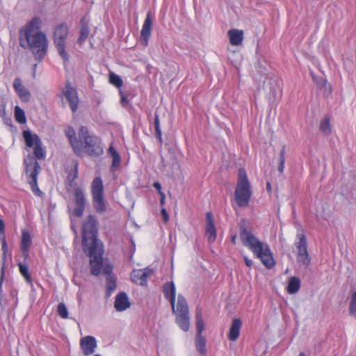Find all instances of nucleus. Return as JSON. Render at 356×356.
<instances>
[{
    "label": "nucleus",
    "instance_id": "1",
    "mask_svg": "<svg viewBox=\"0 0 356 356\" xmlns=\"http://www.w3.org/2000/svg\"><path fill=\"white\" fill-rule=\"evenodd\" d=\"M97 220L89 215L83 225L82 247L90 257V268L93 275H99L102 272L106 275L112 273L113 266L107 259H103L104 246L97 239Z\"/></svg>",
    "mask_w": 356,
    "mask_h": 356
},
{
    "label": "nucleus",
    "instance_id": "2",
    "mask_svg": "<svg viewBox=\"0 0 356 356\" xmlns=\"http://www.w3.org/2000/svg\"><path fill=\"white\" fill-rule=\"evenodd\" d=\"M41 23L40 19L35 17L22 26L19 32L20 46L30 49L35 59L40 61L45 56L48 47L47 36L40 30Z\"/></svg>",
    "mask_w": 356,
    "mask_h": 356
},
{
    "label": "nucleus",
    "instance_id": "3",
    "mask_svg": "<svg viewBox=\"0 0 356 356\" xmlns=\"http://www.w3.org/2000/svg\"><path fill=\"white\" fill-rule=\"evenodd\" d=\"M239 236L243 245L248 248L267 269H272L275 266L276 262L268 245L261 242L250 229L241 225Z\"/></svg>",
    "mask_w": 356,
    "mask_h": 356
},
{
    "label": "nucleus",
    "instance_id": "4",
    "mask_svg": "<svg viewBox=\"0 0 356 356\" xmlns=\"http://www.w3.org/2000/svg\"><path fill=\"white\" fill-rule=\"evenodd\" d=\"M163 292L165 298L170 302L172 312L176 316V323L184 332H188L190 328V316L186 300L183 296L179 295L177 305H175L176 288L172 282L163 284Z\"/></svg>",
    "mask_w": 356,
    "mask_h": 356
},
{
    "label": "nucleus",
    "instance_id": "5",
    "mask_svg": "<svg viewBox=\"0 0 356 356\" xmlns=\"http://www.w3.org/2000/svg\"><path fill=\"white\" fill-rule=\"evenodd\" d=\"M79 152H74L78 156L84 153L90 156L97 157L104 152L102 140L95 135H90L88 129L81 126L78 131Z\"/></svg>",
    "mask_w": 356,
    "mask_h": 356
},
{
    "label": "nucleus",
    "instance_id": "6",
    "mask_svg": "<svg viewBox=\"0 0 356 356\" xmlns=\"http://www.w3.org/2000/svg\"><path fill=\"white\" fill-rule=\"evenodd\" d=\"M252 196L251 184L244 168L238 170L236 186L234 194V201L239 208H246L250 205Z\"/></svg>",
    "mask_w": 356,
    "mask_h": 356
},
{
    "label": "nucleus",
    "instance_id": "7",
    "mask_svg": "<svg viewBox=\"0 0 356 356\" xmlns=\"http://www.w3.org/2000/svg\"><path fill=\"white\" fill-rule=\"evenodd\" d=\"M24 164L26 165L28 182L31 186V191L35 195L41 197L43 193L38 186V176L41 170L38 162L33 156H28L24 160Z\"/></svg>",
    "mask_w": 356,
    "mask_h": 356
},
{
    "label": "nucleus",
    "instance_id": "8",
    "mask_svg": "<svg viewBox=\"0 0 356 356\" xmlns=\"http://www.w3.org/2000/svg\"><path fill=\"white\" fill-rule=\"evenodd\" d=\"M93 207L97 213H103L106 210L104 197V184L100 177H95L91 184Z\"/></svg>",
    "mask_w": 356,
    "mask_h": 356
},
{
    "label": "nucleus",
    "instance_id": "9",
    "mask_svg": "<svg viewBox=\"0 0 356 356\" xmlns=\"http://www.w3.org/2000/svg\"><path fill=\"white\" fill-rule=\"evenodd\" d=\"M68 34L67 26L62 24L56 26L54 31V43L59 55L65 62L69 60L68 54L65 51V40Z\"/></svg>",
    "mask_w": 356,
    "mask_h": 356
},
{
    "label": "nucleus",
    "instance_id": "10",
    "mask_svg": "<svg viewBox=\"0 0 356 356\" xmlns=\"http://www.w3.org/2000/svg\"><path fill=\"white\" fill-rule=\"evenodd\" d=\"M23 137L26 145L28 147H33L34 156L38 160H43L45 158V152L42 147V142L37 134H33L31 131L26 130L23 131Z\"/></svg>",
    "mask_w": 356,
    "mask_h": 356
},
{
    "label": "nucleus",
    "instance_id": "11",
    "mask_svg": "<svg viewBox=\"0 0 356 356\" xmlns=\"http://www.w3.org/2000/svg\"><path fill=\"white\" fill-rule=\"evenodd\" d=\"M73 200L75 204L74 214L76 217L83 216L86 207V197L83 190L81 188H76L73 193Z\"/></svg>",
    "mask_w": 356,
    "mask_h": 356
},
{
    "label": "nucleus",
    "instance_id": "12",
    "mask_svg": "<svg viewBox=\"0 0 356 356\" xmlns=\"http://www.w3.org/2000/svg\"><path fill=\"white\" fill-rule=\"evenodd\" d=\"M154 274V270L149 268L134 269L131 273V281L140 286H147V280Z\"/></svg>",
    "mask_w": 356,
    "mask_h": 356
},
{
    "label": "nucleus",
    "instance_id": "13",
    "mask_svg": "<svg viewBox=\"0 0 356 356\" xmlns=\"http://www.w3.org/2000/svg\"><path fill=\"white\" fill-rule=\"evenodd\" d=\"M152 13L148 12L144 20L140 37V42L145 47H147L149 44V40L152 35Z\"/></svg>",
    "mask_w": 356,
    "mask_h": 356
},
{
    "label": "nucleus",
    "instance_id": "14",
    "mask_svg": "<svg viewBox=\"0 0 356 356\" xmlns=\"http://www.w3.org/2000/svg\"><path fill=\"white\" fill-rule=\"evenodd\" d=\"M63 93L68 101L72 112L75 113L79 106V97L76 88L67 82L63 90Z\"/></svg>",
    "mask_w": 356,
    "mask_h": 356
},
{
    "label": "nucleus",
    "instance_id": "15",
    "mask_svg": "<svg viewBox=\"0 0 356 356\" xmlns=\"http://www.w3.org/2000/svg\"><path fill=\"white\" fill-rule=\"evenodd\" d=\"M299 241L296 245L298 250V261L308 266L310 264V259L307 249L306 237L304 234L298 235Z\"/></svg>",
    "mask_w": 356,
    "mask_h": 356
},
{
    "label": "nucleus",
    "instance_id": "16",
    "mask_svg": "<svg viewBox=\"0 0 356 356\" xmlns=\"http://www.w3.org/2000/svg\"><path fill=\"white\" fill-rule=\"evenodd\" d=\"M205 236L209 243H213L217 237L216 228L214 223L213 216L211 212L206 213V231Z\"/></svg>",
    "mask_w": 356,
    "mask_h": 356
},
{
    "label": "nucleus",
    "instance_id": "17",
    "mask_svg": "<svg viewBox=\"0 0 356 356\" xmlns=\"http://www.w3.org/2000/svg\"><path fill=\"white\" fill-rule=\"evenodd\" d=\"M80 346L85 355H90L95 351L97 341L94 337L86 336L81 339Z\"/></svg>",
    "mask_w": 356,
    "mask_h": 356
},
{
    "label": "nucleus",
    "instance_id": "18",
    "mask_svg": "<svg viewBox=\"0 0 356 356\" xmlns=\"http://www.w3.org/2000/svg\"><path fill=\"white\" fill-rule=\"evenodd\" d=\"M32 243L31 234L24 230L22 233V239L20 243L21 250L22 251L24 258L26 259L29 257V249Z\"/></svg>",
    "mask_w": 356,
    "mask_h": 356
},
{
    "label": "nucleus",
    "instance_id": "19",
    "mask_svg": "<svg viewBox=\"0 0 356 356\" xmlns=\"http://www.w3.org/2000/svg\"><path fill=\"white\" fill-rule=\"evenodd\" d=\"M13 88L22 101H29L31 94L28 90L23 86L19 79L17 78L15 79L13 83Z\"/></svg>",
    "mask_w": 356,
    "mask_h": 356
},
{
    "label": "nucleus",
    "instance_id": "20",
    "mask_svg": "<svg viewBox=\"0 0 356 356\" xmlns=\"http://www.w3.org/2000/svg\"><path fill=\"white\" fill-rule=\"evenodd\" d=\"M241 325L242 323L239 318H234L232 321L228 334V339L230 341H235L238 339L240 335Z\"/></svg>",
    "mask_w": 356,
    "mask_h": 356
},
{
    "label": "nucleus",
    "instance_id": "21",
    "mask_svg": "<svg viewBox=\"0 0 356 356\" xmlns=\"http://www.w3.org/2000/svg\"><path fill=\"white\" fill-rule=\"evenodd\" d=\"M229 42L232 45L238 46L243 40V31L238 29H230L228 31Z\"/></svg>",
    "mask_w": 356,
    "mask_h": 356
},
{
    "label": "nucleus",
    "instance_id": "22",
    "mask_svg": "<svg viewBox=\"0 0 356 356\" xmlns=\"http://www.w3.org/2000/svg\"><path fill=\"white\" fill-rule=\"evenodd\" d=\"M65 134L73 149L74 152H79V146L78 145L79 138H76L74 129L72 127H68Z\"/></svg>",
    "mask_w": 356,
    "mask_h": 356
},
{
    "label": "nucleus",
    "instance_id": "23",
    "mask_svg": "<svg viewBox=\"0 0 356 356\" xmlns=\"http://www.w3.org/2000/svg\"><path fill=\"white\" fill-rule=\"evenodd\" d=\"M130 303L124 293H119L115 300V307L118 311H123L129 307Z\"/></svg>",
    "mask_w": 356,
    "mask_h": 356
},
{
    "label": "nucleus",
    "instance_id": "24",
    "mask_svg": "<svg viewBox=\"0 0 356 356\" xmlns=\"http://www.w3.org/2000/svg\"><path fill=\"white\" fill-rule=\"evenodd\" d=\"M108 153L112 157V164L110 170L111 172H115L119 168L121 164V156L115 148L112 145L109 147Z\"/></svg>",
    "mask_w": 356,
    "mask_h": 356
},
{
    "label": "nucleus",
    "instance_id": "25",
    "mask_svg": "<svg viewBox=\"0 0 356 356\" xmlns=\"http://www.w3.org/2000/svg\"><path fill=\"white\" fill-rule=\"evenodd\" d=\"M195 345L197 352L203 355L207 354V341L203 335L195 336Z\"/></svg>",
    "mask_w": 356,
    "mask_h": 356
},
{
    "label": "nucleus",
    "instance_id": "26",
    "mask_svg": "<svg viewBox=\"0 0 356 356\" xmlns=\"http://www.w3.org/2000/svg\"><path fill=\"white\" fill-rule=\"evenodd\" d=\"M300 288V280L296 277H292L289 279L288 286L286 288L287 292L289 294H294L297 293Z\"/></svg>",
    "mask_w": 356,
    "mask_h": 356
},
{
    "label": "nucleus",
    "instance_id": "27",
    "mask_svg": "<svg viewBox=\"0 0 356 356\" xmlns=\"http://www.w3.org/2000/svg\"><path fill=\"white\" fill-rule=\"evenodd\" d=\"M18 267H19V273L24 277L26 282L28 284L33 286V280L31 278V275L29 273L28 266L23 264L22 263H19Z\"/></svg>",
    "mask_w": 356,
    "mask_h": 356
},
{
    "label": "nucleus",
    "instance_id": "28",
    "mask_svg": "<svg viewBox=\"0 0 356 356\" xmlns=\"http://www.w3.org/2000/svg\"><path fill=\"white\" fill-rule=\"evenodd\" d=\"M81 27L80 30V35L78 38V42L81 44L83 42L89 35L90 30L88 24L85 23L84 19H82L81 21Z\"/></svg>",
    "mask_w": 356,
    "mask_h": 356
},
{
    "label": "nucleus",
    "instance_id": "29",
    "mask_svg": "<svg viewBox=\"0 0 356 356\" xmlns=\"http://www.w3.org/2000/svg\"><path fill=\"white\" fill-rule=\"evenodd\" d=\"M320 130L326 136L331 134L332 127L330 118L325 117L321 121Z\"/></svg>",
    "mask_w": 356,
    "mask_h": 356
},
{
    "label": "nucleus",
    "instance_id": "30",
    "mask_svg": "<svg viewBox=\"0 0 356 356\" xmlns=\"http://www.w3.org/2000/svg\"><path fill=\"white\" fill-rule=\"evenodd\" d=\"M196 328H197V334L196 336L202 335V332L204 330V323L203 318L202 317V313L200 311L197 312L196 313Z\"/></svg>",
    "mask_w": 356,
    "mask_h": 356
},
{
    "label": "nucleus",
    "instance_id": "31",
    "mask_svg": "<svg viewBox=\"0 0 356 356\" xmlns=\"http://www.w3.org/2000/svg\"><path fill=\"white\" fill-rule=\"evenodd\" d=\"M15 119L19 124H25L26 122L25 113L19 106L15 107Z\"/></svg>",
    "mask_w": 356,
    "mask_h": 356
},
{
    "label": "nucleus",
    "instance_id": "32",
    "mask_svg": "<svg viewBox=\"0 0 356 356\" xmlns=\"http://www.w3.org/2000/svg\"><path fill=\"white\" fill-rule=\"evenodd\" d=\"M109 82L118 88H120L123 85L122 78L113 72L109 74Z\"/></svg>",
    "mask_w": 356,
    "mask_h": 356
},
{
    "label": "nucleus",
    "instance_id": "33",
    "mask_svg": "<svg viewBox=\"0 0 356 356\" xmlns=\"http://www.w3.org/2000/svg\"><path fill=\"white\" fill-rule=\"evenodd\" d=\"M1 242V250L3 251V262H2V269H4L6 260V254L8 252V245L6 239L5 235L1 236L0 238Z\"/></svg>",
    "mask_w": 356,
    "mask_h": 356
},
{
    "label": "nucleus",
    "instance_id": "34",
    "mask_svg": "<svg viewBox=\"0 0 356 356\" xmlns=\"http://www.w3.org/2000/svg\"><path fill=\"white\" fill-rule=\"evenodd\" d=\"M349 314L356 318V291L353 293L349 305Z\"/></svg>",
    "mask_w": 356,
    "mask_h": 356
},
{
    "label": "nucleus",
    "instance_id": "35",
    "mask_svg": "<svg viewBox=\"0 0 356 356\" xmlns=\"http://www.w3.org/2000/svg\"><path fill=\"white\" fill-rule=\"evenodd\" d=\"M106 288L108 293H112L116 289L115 279L111 274L106 277Z\"/></svg>",
    "mask_w": 356,
    "mask_h": 356
},
{
    "label": "nucleus",
    "instance_id": "36",
    "mask_svg": "<svg viewBox=\"0 0 356 356\" xmlns=\"http://www.w3.org/2000/svg\"><path fill=\"white\" fill-rule=\"evenodd\" d=\"M58 315L62 318H68V312L65 305L63 302H60L58 305L57 309Z\"/></svg>",
    "mask_w": 356,
    "mask_h": 356
},
{
    "label": "nucleus",
    "instance_id": "37",
    "mask_svg": "<svg viewBox=\"0 0 356 356\" xmlns=\"http://www.w3.org/2000/svg\"><path fill=\"white\" fill-rule=\"evenodd\" d=\"M285 147H283L282 149L280 152V163L278 165V171L280 173H282L284 170V163H285Z\"/></svg>",
    "mask_w": 356,
    "mask_h": 356
},
{
    "label": "nucleus",
    "instance_id": "38",
    "mask_svg": "<svg viewBox=\"0 0 356 356\" xmlns=\"http://www.w3.org/2000/svg\"><path fill=\"white\" fill-rule=\"evenodd\" d=\"M321 88H323L324 95L327 96H330L332 92V87L330 83H328L326 80L322 79V85L321 86Z\"/></svg>",
    "mask_w": 356,
    "mask_h": 356
},
{
    "label": "nucleus",
    "instance_id": "39",
    "mask_svg": "<svg viewBox=\"0 0 356 356\" xmlns=\"http://www.w3.org/2000/svg\"><path fill=\"white\" fill-rule=\"evenodd\" d=\"M119 93L120 95L121 104L122 106H126L129 103L127 95L124 94L121 90H120Z\"/></svg>",
    "mask_w": 356,
    "mask_h": 356
},
{
    "label": "nucleus",
    "instance_id": "40",
    "mask_svg": "<svg viewBox=\"0 0 356 356\" xmlns=\"http://www.w3.org/2000/svg\"><path fill=\"white\" fill-rule=\"evenodd\" d=\"M78 177V162L76 161L74 163V170L72 174L68 175V179L72 177V181L75 180Z\"/></svg>",
    "mask_w": 356,
    "mask_h": 356
},
{
    "label": "nucleus",
    "instance_id": "41",
    "mask_svg": "<svg viewBox=\"0 0 356 356\" xmlns=\"http://www.w3.org/2000/svg\"><path fill=\"white\" fill-rule=\"evenodd\" d=\"M161 216L163 217V222L165 223H168V222L169 221V216H168L166 209L164 207H162V209L161 210Z\"/></svg>",
    "mask_w": 356,
    "mask_h": 356
},
{
    "label": "nucleus",
    "instance_id": "42",
    "mask_svg": "<svg viewBox=\"0 0 356 356\" xmlns=\"http://www.w3.org/2000/svg\"><path fill=\"white\" fill-rule=\"evenodd\" d=\"M153 186L157 190L159 194H162V193H164L163 191H162V186H161V184L158 182V181H156L153 184Z\"/></svg>",
    "mask_w": 356,
    "mask_h": 356
},
{
    "label": "nucleus",
    "instance_id": "43",
    "mask_svg": "<svg viewBox=\"0 0 356 356\" xmlns=\"http://www.w3.org/2000/svg\"><path fill=\"white\" fill-rule=\"evenodd\" d=\"M154 128H155V131L161 130L159 119L158 115H156L155 118H154Z\"/></svg>",
    "mask_w": 356,
    "mask_h": 356
},
{
    "label": "nucleus",
    "instance_id": "44",
    "mask_svg": "<svg viewBox=\"0 0 356 356\" xmlns=\"http://www.w3.org/2000/svg\"><path fill=\"white\" fill-rule=\"evenodd\" d=\"M5 223L2 219L0 218V236H3L5 232Z\"/></svg>",
    "mask_w": 356,
    "mask_h": 356
},
{
    "label": "nucleus",
    "instance_id": "45",
    "mask_svg": "<svg viewBox=\"0 0 356 356\" xmlns=\"http://www.w3.org/2000/svg\"><path fill=\"white\" fill-rule=\"evenodd\" d=\"M160 204L162 207H163L165 203V193L160 194Z\"/></svg>",
    "mask_w": 356,
    "mask_h": 356
},
{
    "label": "nucleus",
    "instance_id": "46",
    "mask_svg": "<svg viewBox=\"0 0 356 356\" xmlns=\"http://www.w3.org/2000/svg\"><path fill=\"white\" fill-rule=\"evenodd\" d=\"M3 277H4V269L1 268V277H0V293L2 292L1 286H2L3 281Z\"/></svg>",
    "mask_w": 356,
    "mask_h": 356
},
{
    "label": "nucleus",
    "instance_id": "47",
    "mask_svg": "<svg viewBox=\"0 0 356 356\" xmlns=\"http://www.w3.org/2000/svg\"><path fill=\"white\" fill-rule=\"evenodd\" d=\"M244 261L247 266L251 267L252 265V261L251 259H249L248 257H244Z\"/></svg>",
    "mask_w": 356,
    "mask_h": 356
},
{
    "label": "nucleus",
    "instance_id": "48",
    "mask_svg": "<svg viewBox=\"0 0 356 356\" xmlns=\"http://www.w3.org/2000/svg\"><path fill=\"white\" fill-rule=\"evenodd\" d=\"M156 136L160 143H162V133L161 130L156 131Z\"/></svg>",
    "mask_w": 356,
    "mask_h": 356
},
{
    "label": "nucleus",
    "instance_id": "49",
    "mask_svg": "<svg viewBox=\"0 0 356 356\" xmlns=\"http://www.w3.org/2000/svg\"><path fill=\"white\" fill-rule=\"evenodd\" d=\"M266 189L267 191L270 193L271 192V185H270V182H267L266 184Z\"/></svg>",
    "mask_w": 356,
    "mask_h": 356
},
{
    "label": "nucleus",
    "instance_id": "50",
    "mask_svg": "<svg viewBox=\"0 0 356 356\" xmlns=\"http://www.w3.org/2000/svg\"><path fill=\"white\" fill-rule=\"evenodd\" d=\"M236 238H237V236L236 235H234L232 236V243H234V244H236Z\"/></svg>",
    "mask_w": 356,
    "mask_h": 356
},
{
    "label": "nucleus",
    "instance_id": "51",
    "mask_svg": "<svg viewBox=\"0 0 356 356\" xmlns=\"http://www.w3.org/2000/svg\"><path fill=\"white\" fill-rule=\"evenodd\" d=\"M298 356H305V353H300Z\"/></svg>",
    "mask_w": 356,
    "mask_h": 356
},
{
    "label": "nucleus",
    "instance_id": "52",
    "mask_svg": "<svg viewBox=\"0 0 356 356\" xmlns=\"http://www.w3.org/2000/svg\"><path fill=\"white\" fill-rule=\"evenodd\" d=\"M232 207H233L234 209H235V207H234V203H232Z\"/></svg>",
    "mask_w": 356,
    "mask_h": 356
},
{
    "label": "nucleus",
    "instance_id": "53",
    "mask_svg": "<svg viewBox=\"0 0 356 356\" xmlns=\"http://www.w3.org/2000/svg\"><path fill=\"white\" fill-rule=\"evenodd\" d=\"M36 67H37V65H36V64H35V65H34V69H35V68H36Z\"/></svg>",
    "mask_w": 356,
    "mask_h": 356
},
{
    "label": "nucleus",
    "instance_id": "54",
    "mask_svg": "<svg viewBox=\"0 0 356 356\" xmlns=\"http://www.w3.org/2000/svg\"><path fill=\"white\" fill-rule=\"evenodd\" d=\"M93 356H101L100 355H93Z\"/></svg>",
    "mask_w": 356,
    "mask_h": 356
}]
</instances>
